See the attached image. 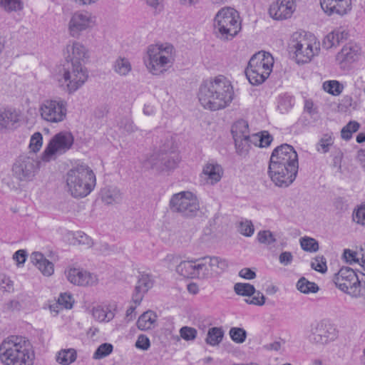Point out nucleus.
Segmentation results:
<instances>
[{"mask_svg": "<svg viewBox=\"0 0 365 365\" xmlns=\"http://www.w3.org/2000/svg\"><path fill=\"white\" fill-rule=\"evenodd\" d=\"M274 58L265 51L254 54L248 62L245 75L252 85H260L265 81L272 71Z\"/></svg>", "mask_w": 365, "mask_h": 365, "instance_id": "7", "label": "nucleus"}, {"mask_svg": "<svg viewBox=\"0 0 365 365\" xmlns=\"http://www.w3.org/2000/svg\"><path fill=\"white\" fill-rule=\"evenodd\" d=\"M290 48L294 50L298 63L309 62L314 56L318 55L320 49L319 43L314 36L297 32L292 36Z\"/></svg>", "mask_w": 365, "mask_h": 365, "instance_id": "8", "label": "nucleus"}, {"mask_svg": "<svg viewBox=\"0 0 365 365\" xmlns=\"http://www.w3.org/2000/svg\"><path fill=\"white\" fill-rule=\"evenodd\" d=\"M229 334L232 340L237 344L243 343L247 337L246 331L239 327H232L230 329Z\"/></svg>", "mask_w": 365, "mask_h": 365, "instance_id": "47", "label": "nucleus"}, {"mask_svg": "<svg viewBox=\"0 0 365 365\" xmlns=\"http://www.w3.org/2000/svg\"><path fill=\"white\" fill-rule=\"evenodd\" d=\"M96 25V17L86 11L74 12L68 24V31L70 36L78 38L82 32L92 29Z\"/></svg>", "mask_w": 365, "mask_h": 365, "instance_id": "15", "label": "nucleus"}, {"mask_svg": "<svg viewBox=\"0 0 365 365\" xmlns=\"http://www.w3.org/2000/svg\"><path fill=\"white\" fill-rule=\"evenodd\" d=\"M66 189L75 198L88 196L96 184V175L86 164L81 163L70 169L65 175Z\"/></svg>", "mask_w": 365, "mask_h": 365, "instance_id": "4", "label": "nucleus"}, {"mask_svg": "<svg viewBox=\"0 0 365 365\" xmlns=\"http://www.w3.org/2000/svg\"><path fill=\"white\" fill-rule=\"evenodd\" d=\"M156 320V314L151 310H148L139 317L137 321V327L140 330L147 331L154 327Z\"/></svg>", "mask_w": 365, "mask_h": 365, "instance_id": "30", "label": "nucleus"}, {"mask_svg": "<svg viewBox=\"0 0 365 365\" xmlns=\"http://www.w3.org/2000/svg\"><path fill=\"white\" fill-rule=\"evenodd\" d=\"M353 220L357 224L365 225V204L361 205L354 211Z\"/></svg>", "mask_w": 365, "mask_h": 365, "instance_id": "55", "label": "nucleus"}, {"mask_svg": "<svg viewBox=\"0 0 365 365\" xmlns=\"http://www.w3.org/2000/svg\"><path fill=\"white\" fill-rule=\"evenodd\" d=\"M76 359V351L73 349L61 350L56 356V361L63 365H69Z\"/></svg>", "mask_w": 365, "mask_h": 365, "instance_id": "39", "label": "nucleus"}, {"mask_svg": "<svg viewBox=\"0 0 365 365\" xmlns=\"http://www.w3.org/2000/svg\"><path fill=\"white\" fill-rule=\"evenodd\" d=\"M234 96L235 92L231 81L222 75L204 81L200 84L197 93L201 106L212 111L228 107Z\"/></svg>", "mask_w": 365, "mask_h": 365, "instance_id": "2", "label": "nucleus"}, {"mask_svg": "<svg viewBox=\"0 0 365 365\" xmlns=\"http://www.w3.org/2000/svg\"><path fill=\"white\" fill-rule=\"evenodd\" d=\"M343 256L347 262L352 263V262H359V258L357 257V253L356 252L351 251L349 249L344 250Z\"/></svg>", "mask_w": 365, "mask_h": 365, "instance_id": "60", "label": "nucleus"}, {"mask_svg": "<svg viewBox=\"0 0 365 365\" xmlns=\"http://www.w3.org/2000/svg\"><path fill=\"white\" fill-rule=\"evenodd\" d=\"M334 142L333 133H327L322 135L316 145V150L321 153H327L330 150Z\"/></svg>", "mask_w": 365, "mask_h": 365, "instance_id": "37", "label": "nucleus"}, {"mask_svg": "<svg viewBox=\"0 0 365 365\" xmlns=\"http://www.w3.org/2000/svg\"><path fill=\"white\" fill-rule=\"evenodd\" d=\"M295 9L294 0H277L269 6V14L274 20H284L290 18Z\"/></svg>", "mask_w": 365, "mask_h": 365, "instance_id": "19", "label": "nucleus"}, {"mask_svg": "<svg viewBox=\"0 0 365 365\" xmlns=\"http://www.w3.org/2000/svg\"><path fill=\"white\" fill-rule=\"evenodd\" d=\"M0 6L7 12L18 11L23 9L21 0H0Z\"/></svg>", "mask_w": 365, "mask_h": 365, "instance_id": "45", "label": "nucleus"}, {"mask_svg": "<svg viewBox=\"0 0 365 365\" xmlns=\"http://www.w3.org/2000/svg\"><path fill=\"white\" fill-rule=\"evenodd\" d=\"M175 53L174 46L170 43L151 44L147 48L143 63L149 73L159 76L173 66Z\"/></svg>", "mask_w": 365, "mask_h": 365, "instance_id": "5", "label": "nucleus"}, {"mask_svg": "<svg viewBox=\"0 0 365 365\" xmlns=\"http://www.w3.org/2000/svg\"><path fill=\"white\" fill-rule=\"evenodd\" d=\"M257 237L259 243L267 246L273 245L277 241L274 235L269 230L259 231L257 233Z\"/></svg>", "mask_w": 365, "mask_h": 365, "instance_id": "49", "label": "nucleus"}, {"mask_svg": "<svg viewBox=\"0 0 365 365\" xmlns=\"http://www.w3.org/2000/svg\"><path fill=\"white\" fill-rule=\"evenodd\" d=\"M323 11L329 16H343L351 10V0H320Z\"/></svg>", "mask_w": 365, "mask_h": 365, "instance_id": "22", "label": "nucleus"}, {"mask_svg": "<svg viewBox=\"0 0 365 365\" xmlns=\"http://www.w3.org/2000/svg\"><path fill=\"white\" fill-rule=\"evenodd\" d=\"M234 290L237 295L252 296L250 299H245L247 304L262 306L265 303L264 294L259 291H256L255 287L249 283H236L234 286Z\"/></svg>", "mask_w": 365, "mask_h": 365, "instance_id": "21", "label": "nucleus"}, {"mask_svg": "<svg viewBox=\"0 0 365 365\" xmlns=\"http://www.w3.org/2000/svg\"><path fill=\"white\" fill-rule=\"evenodd\" d=\"M93 317L98 322H109L114 317V314L108 308L100 306L94 307L92 311Z\"/></svg>", "mask_w": 365, "mask_h": 365, "instance_id": "41", "label": "nucleus"}, {"mask_svg": "<svg viewBox=\"0 0 365 365\" xmlns=\"http://www.w3.org/2000/svg\"><path fill=\"white\" fill-rule=\"evenodd\" d=\"M180 335L185 341H193L197 337V331L193 327L185 326L180 329Z\"/></svg>", "mask_w": 365, "mask_h": 365, "instance_id": "53", "label": "nucleus"}, {"mask_svg": "<svg viewBox=\"0 0 365 365\" xmlns=\"http://www.w3.org/2000/svg\"><path fill=\"white\" fill-rule=\"evenodd\" d=\"M300 245L306 252H315L319 250L318 242L312 237H304L300 239Z\"/></svg>", "mask_w": 365, "mask_h": 365, "instance_id": "46", "label": "nucleus"}, {"mask_svg": "<svg viewBox=\"0 0 365 365\" xmlns=\"http://www.w3.org/2000/svg\"><path fill=\"white\" fill-rule=\"evenodd\" d=\"M212 274L225 271L228 267V262L225 259L219 257H206Z\"/></svg>", "mask_w": 365, "mask_h": 365, "instance_id": "35", "label": "nucleus"}, {"mask_svg": "<svg viewBox=\"0 0 365 365\" xmlns=\"http://www.w3.org/2000/svg\"><path fill=\"white\" fill-rule=\"evenodd\" d=\"M153 280L148 274L140 273L133 294L132 299L136 304H140L144 294L153 287Z\"/></svg>", "mask_w": 365, "mask_h": 365, "instance_id": "25", "label": "nucleus"}, {"mask_svg": "<svg viewBox=\"0 0 365 365\" xmlns=\"http://www.w3.org/2000/svg\"><path fill=\"white\" fill-rule=\"evenodd\" d=\"M155 13H160L163 9V0H140Z\"/></svg>", "mask_w": 365, "mask_h": 365, "instance_id": "59", "label": "nucleus"}, {"mask_svg": "<svg viewBox=\"0 0 365 365\" xmlns=\"http://www.w3.org/2000/svg\"><path fill=\"white\" fill-rule=\"evenodd\" d=\"M238 12L232 8H223L215 17V28L222 38L229 39L236 36L240 31Z\"/></svg>", "mask_w": 365, "mask_h": 365, "instance_id": "9", "label": "nucleus"}, {"mask_svg": "<svg viewBox=\"0 0 365 365\" xmlns=\"http://www.w3.org/2000/svg\"><path fill=\"white\" fill-rule=\"evenodd\" d=\"M348 32L342 29L339 28L329 33L322 41V46L326 49H330L337 46L341 42L347 39Z\"/></svg>", "mask_w": 365, "mask_h": 365, "instance_id": "28", "label": "nucleus"}, {"mask_svg": "<svg viewBox=\"0 0 365 365\" xmlns=\"http://www.w3.org/2000/svg\"><path fill=\"white\" fill-rule=\"evenodd\" d=\"M113 69L117 74L126 76L132 71V65L128 58L119 56L113 62Z\"/></svg>", "mask_w": 365, "mask_h": 365, "instance_id": "33", "label": "nucleus"}, {"mask_svg": "<svg viewBox=\"0 0 365 365\" xmlns=\"http://www.w3.org/2000/svg\"><path fill=\"white\" fill-rule=\"evenodd\" d=\"M88 73L82 63L66 62L58 68L54 78L68 94H73L87 81Z\"/></svg>", "mask_w": 365, "mask_h": 365, "instance_id": "6", "label": "nucleus"}, {"mask_svg": "<svg viewBox=\"0 0 365 365\" xmlns=\"http://www.w3.org/2000/svg\"><path fill=\"white\" fill-rule=\"evenodd\" d=\"M135 346L138 349L147 351L150 347V341L149 338L145 334H140L135 344Z\"/></svg>", "mask_w": 365, "mask_h": 365, "instance_id": "56", "label": "nucleus"}, {"mask_svg": "<svg viewBox=\"0 0 365 365\" xmlns=\"http://www.w3.org/2000/svg\"><path fill=\"white\" fill-rule=\"evenodd\" d=\"M66 62L81 63L88 58V50L79 41H70L63 50Z\"/></svg>", "mask_w": 365, "mask_h": 365, "instance_id": "20", "label": "nucleus"}, {"mask_svg": "<svg viewBox=\"0 0 365 365\" xmlns=\"http://www.w3.org/2000/svg\"><path fill=\"white\" fill-rule=\"evenodd\" d=\"M313 269L320 273H325L327 270V260L323 256H317L311 262Z\"/></svg>", "mask_w": 365, "mask_h": 365, "instance_id": "50", "label": "nucleus"}, {"mask_svg": "<svg viewBox=\"0 0 365 365\" xmlns=\"http://www.w3.org/2000/svg\"><path fill=\"white\" fill-rule=\"evenodd\" d=\"M297 289L304 294L317 293L319 291L318 285L309 282L304 277L300 278L297 283Z\"/></svg>", "mask_w": 365, "mask_h": 365, "instance_id": "40", "label": "nucleus"}, {"mask_svg": "<svg viewBox=\"0 0 365 365\" xmlns=\"http://www.w3.org/2000/svg\"><path fill=\"white\" fill-rule=\"evenodd\" d=\"M26 256L25 250H19L14 254L13 259L17 262L18 264H23L26 259Z\"/></svg>", "mask_w": 365, "mask_h": 365, "instance_id": "63", "label": "nucleus"}, {"mask_svg": "<svg viewBox=\"0 0 365 365\" xmlns=\"http://www.w3.org/2000/svg\"><path fill=\"white\" fill-rule=\"evenodd\" d=\"M336 287L352 297L364 296L363 283L356 272L348 267H341L334 277Z\"/></svg>", "mask_w": 365, "mask_h": 365, "instance_id": "10", "label": "nucleus"}, {"mask_svg": "<svg viewBox=\"0 0 365 365\" xmlns=\"http://www.w3.org/2000/svg\"><path fill=\"white\" fill-rule=\"evenodd\" d=\"M73 302L72 295L66 292L61 294L58 299V304L65 309H71Z\"/></svg>", "mask_w": 365, "mask_h": 365, "instance_id": "54", "label": "nucleus"}, {"mask_svg": "<svg viewBox=\"0 0 365 365\" xmlns=\"http://www.w3.org/2000/svg\"><path fill=\"white\" fill-rule=\"evenodd\" d=\"M359 51L358 46L349 43L344 46L341 50L336 54V61L341 67H346L356 61Z\"/></svg>", "mask_w": 365, "mask_h": 365, "instance_id": "26", "label": "nucleus"}, {"mask_svg": "<svg viewBox=\"0 0 365 365\" xmlns=\"http://www.w3.org/2000/svg\"><path fill=\"white\" fill-rule=\"evenodd\" d=\"M31 262L46 277L51 276L54 272L53 264L47 259L43 254L34 252L31 255Z\"/></svg>", "mask_w": 365, "mask_h": 365, "instance_id": "27", "label": "nucleus"}, {"mask_svg": "<svg viewBox=\"0 0 365 365\" xmlns=\"http://www.w3.org/2000/svg\"><path fill=\"white\" fill-rule=\"evenodd\" d=\"M43 144V136L39 132L34 133L30 139L29 148L36 153L40 150Z\"/></svg>", "mask_w": 365, "mask_h": 365, "instance_id": "51", "label": "nucleus"}, {"mask_svg": "<svg viewBox=\"0 0 365 365\" xmlns=\"http://www.w3.org/2000/svg\"><path fill=\"white\" fill-rule=\"evenodd\" d=\"M67 279L77 286H93L98 283V279L96 274L81 268H70L65 272Z\"/></svg>", "mask_w": 365, "mask_h": 365, "instance_id": "18", "label": "nucleus"}, {"mask_svg": "<svg viewBox=\"0 0 365 365\" xmlns=\"http://www.w3.org/2000/svg\"><path fill=\"white\" fill-rule=\"evenodd\" d=\"M120 128L128 133L135 132L137 130L133 121L129 118H124L120 122Z\"/></svg>", "mask_w": 365, "mask_h": 365, "instance_id": "58", "label": "nucleus"}, {"mask_svg": "<svg viewBox=\"0 0 365 365\" xmlns=\"http://www.w3.org/2000/svg\"><path fill=\"white\" fill-rule=\"evenodd\" d=\"M202 175L207 184L213 185L221 180L223 169L215 161L210 160L203 166Z\"/></svg>", "mask_w": 365, "mask_h": 365, "instance_id": "24", "label": "nucleus"}, {"mask_svg": "<svg viewBox=\"0 0 365 365\" xmlns=\"http://www.w3.org/2000/svg\"><path fill=\"white\" fill-rule=\"evenodd\" d=\"M163 262L166 264L168 268L172 269L179 262V257L173 254H169L164 258Z\"/></svg>", "mask_w": 365, "mask_h": 365, "instance_id": "61", "label": "nucleus"}, {"mask_svg": "<svg viewBox=\"0 0 365 365\" xmlns=\"http://www.w3.org/2000/svg\"><path fill=\"white\" fill-rule=\"evenodd\" d=\"M323 88L333 96H339L344 89V86L337 81H328L323 83Z\"/></svg>", "mask_w": 365, "mask_h": 365, "instance_id": "43", "label": "nucleus"}, {"mask_svg": "<svg viewBox=\"0 0 365 365\" xmlns=\"http://www.w3.org/2000/svg\"><path fill=\"white\" fill-rule=\"evenodd\" d=\"M360 124L355 121L351 120L346 124L341 130V138L345 140H349L351 138L352 134L356 133L359 129Z\"/></svg>", "mask_w": 365, "mask_h": 365, "instance_id": "44", "label": "nucleus"}, {"mask_svg": "<svg viewBox=\"0 0 365 365\" xmlns=\"http://www.w3.org/2000/svg\"><path fill=\"white\" fill-rule=\"evenodd\" d=\"M299 168L298 155L294 148L282 144L272 153L268 175L275 185L281 187L289 186L295 180Z\"/></svg>", "mask_w": 365, "mask_h": 365, "instance_id": "1", "label": "nucleus"}, {"mask_svg": "<svg viewBox=\"0 0 365 365\" xmlns=\"http://www.w3.org/2000/svg\"><path fill=\"white\" fill-rule=\"evenodd\" d=\"M74 142L71 133L62 131L56 134L49 141L41 155V160L49 162L71 149Z\"/></svg>", "mask_w": 365, "mask_h": 365, "instance_id": "12", "label": "nucleus"}, {"mask_svg": "<svg viewBox=\"0 0 365 365\" xmlns=\"http://www.w3.org/2000/svg\"><path fill=\"white\" fill-rule=\"evenodd\" d=\"M170 209L186 217L195 216L200 210L197 197L190 191H182L172 195L169 202Z\"/></svg>", "mask_w": 365, "mask_h": 365, "instance_id": "11", "label": "nucleus"}, {"mask_svg": "<svg viewBox=\"0 0 365 365\" xmlns=\"http://www.w3.org/2000/svg\"><path fill=\"white\" fill-rule=\"evenodd\" d=\"M279 262L283 265H289L293 260V256L290 252H283L279 257Z\"/></svg>", "mask_w": 365, "mask_h": 365, "instance_id": "62", "label": "nucleus"}, {"mask_svg": "<svg viewBox=\"0 0 365 365\" xmlns=\"http://www.w3.org/2000/svg\"><path fill=\"white\" fill-rule=\"evenodd\" d=\"M35 352L30 342L19 336H9L0 344V361L4 365H34Z\"/></svg>", "mask_w": 365, "mask_h": 365, "instance_id": "3", "label": "nucleus"}, {"mask_svg": "<svg viewBox=\"0 0 365 365\" xmlns=\"http://www.w3.org/2000/svg\"><path fill=\"white\" fill-rule=\"evenodd\" d=\"M19 113L14 108L0 110V131L11 130L18 127Z\"/></svg>", "mask_w": 365, "mask_h": 365, "instance_id": "23", "label": "nucleus"}, {"mask_svg": "<svg viewBox=\"0 0 365 365\" xmlns=\"http://www.w3.org/2000/svg\"><path fill=\"white\" fill-rule=\"evenodd\" d=\"M40 162L34 156H19L12 167L14 177L21 182L33 180L39 170Z\"/></svg>", "mask_w": 365, "mask_h": 365, "instance_id": "14", "label": "nucleus"}, {"mask_svg": "<svg viewBox=\"0 0 365 365\" xmlns=\"http://www.w3.org/2000/svg\"><path fill=\"white\" fill-rule=\"evenodd\" d=\"M238 231L241 235L245 237H251L255 232L252 221L248 220L241 221L239 224Z\"/></svg>", "mask_w": 365, "mask_h": 365, "instance_id": "52", "label": "nucleus"}, {"mask_svg": "<svg viewBox=\"0 0 365 365\" xmlns=\"http://www.w3.org/2000/svg\"><path fill=\"white\" fill-rule=\"evenodd\" d=\"M272 140V136L267 131L255 133L249 137L234 139L237 153L240 155H247L252 144L260 148H265L271 144Z\"/></svg>", "mask_w": 365, "mask_h": 365, "instance_id": "16", "label": "nucleus"}, {"mask_svg": "<svg viewBox=\"0 0 365 365\" xmlns=\"http://www.w3.org/2000/svg\"><path fill=\"white\" fill-rule=\"evenodd\" d=\"M206 257L195 259L194 279H205L212 276Z\"/></svg>", "mask_w": 365, "mask_h": 365, "instance_id": "29", "label": "nucleus"}, {"mask_svg": "<svg viewBox=\"0 0 365 365\" xmlns=\"http://www.w3.org/2000/svg\"><path fill=\"white\" fill-rule=\"evenodd\" d=\"M113 346L111 344L104 343L101 344L93 354L94 359H101L112 353Z\"/></svg>", "mask_w": 365, "mask_h": 365, "instance_id": "48", "label": "nucleus"}, {"mask_svg": "<svg viewBox=\"0 0 365 365\" xmlns=\"http://www.w3.org/2000/svg\"><path fill=\"white\" fill-rule=\"evenodd\" d=\"M160 151L163 152V158H164L163 161V172L167 171V170L175 169L179 162L178 155L173 153V157L169 156L166 153L167 150L165 148L162 149Z\"/></svg>", "mask_w": 365, "mask_h": 365, "instance_id": "42", "label": "nucleus"}, {"mask_svg": "<svg viewBox=\"0 0 365 365\" xmlns=\"http://www.w3.org/2000/svg\"><path fill=\"white\" fill-rule=\"evenodd\" d=\"M224 331L221 327H212L209 329L205 341L210 346H217L222 340Z\"/></svg>", "mask_w": 365, "mask_h": 365, "instance_id": "38", "label": "nucleus"}, {"mask_svg": "<svg viewBox=\"0 0 365 365\" xmlns=\"http://www.w3.org/2000/svg\"><path fill=\"white\" fill-rule=\"evenodd\" d=\"M74 238L79 245H83L88 247L93 245L92 239L83 232H77L75 234Z\"/></svg>", "mask_w": 365, "mask_h": 365, "instance_id": "57", "label": "nucleus"}, {"mask_svg": "<svg viewBox=\"0 0 365 365\" xmlns=\"http://www.w3.org/2000/svg\"><path fill=\"white\" fill-rule=\"evenodd\" d=\"M41 118L50 123H58L63 121L67 115V103L58 99H47L39 106Z\"/></svg>", "mask_w": 365, "mask_h": 365, "instance_id": "13", "label": "nucleus"}, {"mask_svg": "<svg viewBox=\"0 0 365 365\" xmlns=\"http://www.w3.org/2000/svg\"><path fill=\"white\" fill-rule=\"evenodd\" d=\"M239 276L246 279H252L256 277V273L250 268H243L239 272Z\"/></svg>", "mask_w": 365, "mask_h": 365, "instance_id": "64", "label": "nucleus"}, {"mask_svg": "<svg viewBox=\"0 0 365 365\" xmlns=\"http://www.w3.org/2000/svg\"><path fill=\"white\" fill-rule=\"evenodd\" d=\"M195 260L181 261L176 265V272L180 275L194 279Z\"/></svg>", "mask_w": 365, "mask_h": 365, "instance_id": "36", "label": "nucleus"}, {"mask_svg": "<svg viewBox=\"0 0 365 365\" xmlns=\"http://www.w3.org/2000/svg\"><path fill=\"white\" fill-rule=\"evenodd\" d=\"M163 152H155L143 161V165L147 169H155L158 172H163Z\"/></svg>", "mask_w": 365, "mask_h": 365, "instance_id": "31", "label": "nucleus"}, {"mask_svg": "<svg viewBox=\"0 0 365 365\" xmlns=\"http://www.w3.org/2000/svg\"><path fill=\"white\" fill-rule=\"evenodd\" d=\"M101 199L107 205L118 203L122 200V194L117 187H106L101 191Z\"/></svg>", "mask_w": 365, "mask_h": 365, "instance_id": "32", "label": "nucleus"}, {"mask_svg": "<svg viewBox=\"0 0 365 365\" xmlns=\"http://www.w3.org/2000/svg\"><path fill=\"white\" fill-rule=\"evenodd\" d=\"M336 336V331L331 325L317 322L312 325L308 338L313 344L324 345L334 341Z\"/></svg>", "mask_w": 365, "mask_h": 365, "instance_id": "17", "label": "nucleus"}, {"mask_svg": "<svg viewBox=\"0 0 365 365\" xmlns=\"http://www.w3.org/2000/svg\"><path fill=\"white\" fill-rule=\"evenodd\" d=\"M231 133L233 139L251 136L250 135L248 123L245 120H240L235 122L232 126Z\"/></svg>", "mask_w": 365, "mask_h": 365, "instance_id": "34", "label": "nucleus"}]
</instances>
